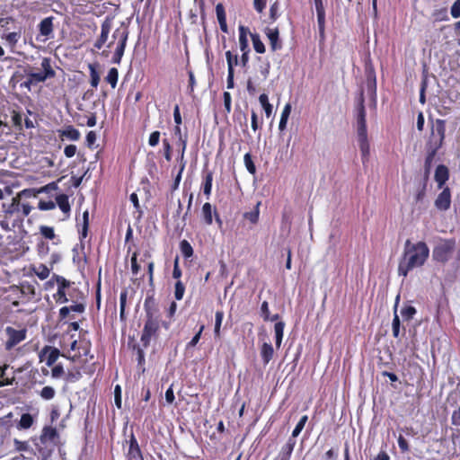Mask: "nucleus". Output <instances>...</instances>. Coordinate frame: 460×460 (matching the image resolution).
<instances>
[{"label": "nucleus", "mask_w": 460, "mask_h": 460, "mask_svg": "<svg viewBox=\"0 0 460 460\" xmlns=\"http://www.w3.org/2000/svg\"><path fill=\"white\" fill-rule=\"evenodd\" d=\"M112 24L113 17L106 16L101 24V33L93 43L92 52L101 50L103 47H106V49H103L101 55L104 58H108L111 53L110 49L116 43L111 62L113 64L119 65L126 49L129 31L128 27L121 25L114 30L112 33V40L108 42Z\"/></svg>", "instance_id": "1"}, {"label": "nucleus", "mask_w": 460, "mask_h": 460, "mask_svg": "<svg viewBox=\"0 0 460 460\" xmlns=\"http://www.w3.org/2000/svg\"><path fill=\"white\" fill-rule=\"evenodd\" d=\"M40 68V71L34 72L31 66H27L21 70L14 71L9 81L10 87L15 89L19 85L20 89H26L31 92L33 86L56 76V71L52 67L49 58H42Z\"/></svg>", "instance_id": "2"}, {"label": "nucleus", "mask_w": 460, "mask_h": 460, "mask_svg": "<svg viewBox=\"0 0 460 460\" xmlns=\"http://www.w3.org/2000/svg\"><path fill=\"white\" fill-rule=\"evenodd\" d=\"M430 133L426 143V157L424 161L423 180L429 181L431 165L438 151L442 147L446 138V120L429 119Z\"/></svg>", "instance_id": "3"}, {"label": "nucleus", "mask_w": 460, "mask_h": 460, "mask_svg": "<svg viewBox=\"0 0 460 460\" xmlns=\"http://www.w3.org/2000/svg\"><path fill=\"white\" fill-rule=\"evenodd\" d=\"M429 255V249L426 243L418 242L412 243L409 239L406 240L402 257L399 261L398 273L406 277L414 268L424 265Z\"/></svg>", "instance_id": "4"}, {"label": "nucleus", "mask_w": 460, "mask_h": 460, "mask_svg": "<svg viewBox=\"0 0 460 460\" xmlns=\"http://www.w3.org/2000/svg\"><path fill=\"white\" fill-rule=\"evenodd\" d=\"M57 284L58 290L53 295V298L57 304H65L68 301L73 300V293L78 290L75 288H72V283L65 279L63 276L53 274L51 279L46 282L47 287H53Z\"/></svg>", "instance_id": "5"}, {"label": "nucleus", "mask_w": 460, "mask_h": 460, "mask_svg": "<svg viewBox=\"0 0 460 460\" xmlns=\"http://www.w3.org/2000/svg\"><path fill=\"white\" fill-rule=\"evenodd\" d=\"M2 209L5 219L22 221L30 215L32 207L28 202L22 203V199L15 195L10 202L2 204Z\"/></svg>", "instance_id": "6"}, {"label": "nucleus", "mask_w": 460, "mask_h": 460, "mask_svg": "<svg viewBox=\"0 0 460 460\" xmlns=\"http://www.w3.org/2000/svg\"><path fill=\"white\" fill-rule=\"evenodd\" d=\"M145 311L146 320L142 330L140 341L144 348L150 345L152 338H157L160 329L159 319L155 315L154 311L148 306L147 299L145 301Z\"/></svg>", "instance_id": "7"}, {"label": "nucleus", "mask_w": 460, "mask_h": 460, "mask_svg": "<svg viewBox=\"0 0 460 460\" xmlns=\"http://www.w3.org/2000/svg\"><path fill=\"white\" fill-rule=\"evenodd\" d=\"M455 249L456 240L454 238L441 240L433 249L434 261L446 263L451 259Z\"/></svg>", "instance_id": "8"}, {"label": "nucleus", "mask_w": 460, "mask_h": 460, "mask_svg": "<svg viewBox=\"0 0 460 460\" xmlns=\"http://www.w3.org/2000/svg\"><path fill=\"white\" fill-rule=\"evenodd\" d=\"M6 340L4 341V349L11 350L16 345L23 341L27 337V329H15L12 326H6L4 329Z\"/></svg>", "instance_id": "9"}, {"label": "nucleus", "mask_w": 460, "mask_h": 460, "mask_svg": "<svg viewBox=\"0 0 460 460\" xmlns=\"http://www.w3.org/2000/svg\"><path fill=\"white\" fill-rule=\"evenodd\" d=\"M357 134L363 135L367 133V119H366V109H365V97L364 91L360 89L358 96L357 97Z\"/></svg>", "instance_id": "10"}, {"label": "nucleus", "mask_w": 460, "mask_h": 460, "mask_svg": "<svg viewBox=\"0 0 460 460\" xmlns=\"http://www.w3.org/2000/svg\"><path fill=\"white\" fill-rule=\"evenodd\" d=\"M54 17L49 16L40 21L38 24L39 33L36 37L37 40L46 41L54 36Z\"/></svg>", "instance_id": "11"}, {"label": "nucleus", "mask_w": 460, "mask_h": 460, "mask_svg": "<svg viewBox=\"0 0 460 460\" xmlns=\"http://www.w3.org/2000/svg\"><path fill=\"white\" fill-rule=\"evenodd\" d=\"M25 292L24 288H20L19 286L13 285L4 289L5 296L4 299L11 303L13 306H18L21 300L24 297Z\"/></svg>", "instance_id": "12"}, {"label": "nucleus", "mask_w": 460, "mask_h": 460, "mask_svg": "<svg viewBox=\"0 0 460 460\" xmlns=\"http://www.w3.org/2000/svg\"><path fill=\"white\" fill-rule=\"evenodd\" d=\"M436 208L439 211H447L451 206V190L449 187L442 188V191L434 201Z\"/></svg>", "instance_id": "13"}, {"label": "nucleus", "mask_w": 460, "mask_h": 460, "mask_svg": "<svg viewBox=\"0 0 460 460\" xmlns=\"http://www.w3.org/2000/svg\"><path fill=\"white\" fill-rule=\"evenodd\" d=\"M59 356L60 350L58 348L48 345L40 353V361H45L48 367H52Z\"/></svg>", "instance_id": "14"}, {"label": "nucleus", "mask_w": 460, "mask_h": 460, "mask_svg": "<svg viewBox=\"0 0 460 460\" xmlns=\"http://www.w3.org/2000/svg\"><path fill=\"white\" fill-rule=\"evenodd\" d=\"M264 32L270 41V49L273 52L280 50L283 47L282 42L279 39V31L278 27L269 28L264 30Z\"/></svg>", "instance_id": "15"}, {"label": "nucleus", "mask_w": 460, "mask_h": 460, "mask_svg": "<svg viewBox=\"0 0 460 460\" xmlns=\"http://www.w3.org/2000/svg\"><path fill=\"white\" fill-rule=\"evenodd\" d=\"M22 34V27L18 26L16 31L12 32H5L1 35V39L4 41L5 45L11 49H13L19 42Z\"/></svg>", "instance_id": "16"}, {"label": "nucleus", "mask_w": 460, "mask_h": 460, "mask_svg": "<svg viewBox=\"0 0 460 460\" xmlns=\"http://www.w3.org/2000/svg\"><path fill=\"white\" fill-rule=\"evenodd\" d=\"M435 181L438 183V188L442 189L445 188L444 185L449 179V170L444 164H439L437 166L434 175Z\"/></svg>", "instance_id": "17"}, {"label": "nucleus", "mask_w": 460, "mask_h": 460, "mask_svg": "<svg viewBox=\"0 0 460 460\" xmlns=\"http://www.w3.org/2000/svg\"><path fill=\"white\" fill-rule=\"evenodd\" d=\"M129 447L128 451V456L129 459H141L143 460V454L138 445V442L132 433L129 438Z\"/></svg>", "instance_id": "18"}, {"label": "nucleus", "mask_w": 460, "mask_h": 460, "mask_svg": "<svg viewBox=\"0 0 460 460\" xmlns=\"http://www.w3.org/2000/svg\"><path fill=\"white\" fill-rule=\"evenodd\" d=\"M358 142L361 152L362 163L365 164L368 161L370 154V146L367 139V133L358 135Z\"/></svg>", "instance_id": "19"}, {"label": "nucleus", "mask_w": 460, "mask_h": 460, "mask_svg": "<svg viewBox=\"0 0 460 460\" xmlns=\"http://www.w3.org/2000/svg\"><path fill=\"white\" fill-rule=\"evenodd\" d=\"M80 132L78 129L69 125L66 126L63 130L59 131V137L64 139L66 138L72 141H77L80 138Z\"/></svg>", "instance_id": "20"}, {"label": "nucleus", "mask_w": 460, "mask_h": 460, "mask_svg": "<svg viewBox=\"0 0 460 460\" xmlns=\"http://www.w3.org/2000/svg\"><path fill=\"white\" fill-rule=\"evenodd\" d=\"M212 182H213V172L209 170H206L203 172V181H202V190L203 193L208 199L211 195L212 190Z\"/></svg>", "instance_id": "21"}, {"label": "nucleus", "mask_w": 460, "mask_h": 460, "mask_svg": "<svg viewBox=\"0 0 460 460\" xmlns=\"http://www.w3.org/2000/svg\"><path fill=\"white\" fill-rule=\"evenodd\" d=\"M249 33V29L243 25L239 26V46L240 50L242 52H250L249 42L247 39V34Z\"/></svg>", "instance_id": "22"}, {"label": "nucleus", "mask_w": 460, "mask_h": 460, "mask_svg": "<svg viewBox=\"0 0 460 460\" xmlns=\"http://www.w3.org/2000/svg\"><path fill=\"white\" fill-rule=\"evenodd\" d=\"M56 205L58 206L60 210L66 216L69 217L71 207L69 203V199L66 194H59L56 197Z\"/></svg>", "instance_id": "23"}, {"label": "nucleus", "mask_w": 460, "mask_h": 460, "mask_svg": "<svg viewBox=\"0 0 460 460\" xmlns=\"http://www.w3.org/2000/svg\"><path fill=\"white\" fill-rule=\"evenodd\" d=\"M366 84H367V93H369V95L371 96L373 101L376 102V75L373 71L367 73Z\"/></svg>", "instance_id": "24"}, {"label": "nucleus", "mask_w": 460, "mask_h": 460, "mask_svg": "<svg viewBox=\"0 0 460 460\" xmlns=\"http://www.w3.org/2000/svg\"><path fill=\"white\" fill-rule=\"evenodd\" d=\"M0 27L3 29L4 33L12 32L18 28L16 20L12 16L0 18Z\"/></svg>", "instance_id": "25"}, {"label": "nucleus", "mask_w": 460, "mask_h": 460, "mask_svg": "<svg viewBox=\"0 0 460 460\" xmlns=\"http://www.w3.org/2000/svg\"><path fill=\"white\" fill-rule=\"evenodd\" d=\"M274 356V349L270 343L264 342L261 347V357L264 365H267Z\"/></svg>", "instance_id": "26"}, {"label": "nucleus", "mask_w": 460, "mask_h": 460, "mask_svg": "<svg viewBox=\"0 0 460 460\" xmlns=\"http://www.w3.org/2000/svg\"><path fill=\"white\" fill-rule=\"evenodd\" d=\"M98 63L89 64L90 84L93 88H97L100 83V74L98 72Z\"/></svg>", "instance_id": "27"}, {"label": "nucleus", "mask_w": 460, "mask_h": 460, "mask_svg": "<svg viewBox=\"0 0 460 460\" xmlns=\"http://www.w3.org/2000/svg\"><path fill=\"white\" fill-rule=\"evenodd\" d=\"M40 234L41 236L46 240H55L57 239V242H53L54 244H58L60 243V240L58 238L57 234H55L54 227L49 226H40Z\"/></svg>", "instance_id": "28"}, {"label": "nucleus", "mask_w": 460, "mask_h": 460, "mask_svg": "<svg viewBox=\"0 0 460 460\" xmlns=\"http://www.w3.org/2000/svg\"><path fill=\"white\" fill-rule=\"evenodd\" d=\"M50 268H49L45 264L33 265L31 267V271L40 279L45 280L49 278L50 273Z\"/></svg>", "instance_id": "29"}, {"label": "nucleus", "mask_w": 460, "mask_h": 460, "mask_svg": "<svg viewBox=\"0 0 460 460\" xmlns=\"http://www.w3.org/2000/svg\"><path fill=\"white\" fill-rule=\"evenodd\" d=\"M201 214L203 220L206 225L210 226L213 223V215H214V208H212L211 204L208 202H206L203 204L201 208Z\"/></svg>", "instance_id": "30"}, {"label": "nucleus", "mask_w": 460, "mask_h": 460, "mask_svg": "<svg viewBox=\"0 0 460 460\" xmlns=\"http://www.w3.org/2000/svg\"><path fill=\"white\" fill-rule=\"evenodd\" d=\"M34 423V418L30 413H22L16 427L18 429H28Z\"/></svg>", "instance_id": "31"}, {"label": "nucleus", "mask_w": 460, "mask_h": 460, "mask_svg": "<svg viewBox=\"0 0 460 460\" xmlns=\"http://www.w3.org/2000/svg\"><path fill=\"white\" fill-rule=\"evenodd\" d=\"M285 323L280 321L277 322L274 325L276 347L279 349L281 346V342L284 336Z\"/></svg>", "instance_id": "32"}, {"label": "nucleus", "mask_w": 460, "mask_h": 460, "mask_svg": "<svg viewBox=\"0 0 460 460\" xmlns=\"http://www.w3.org/2000/svg\"><path fill=\"white\" fill-rule=\"evenodd\" d=\"M58 434L55 428L51 426H46L42 429V433L40 436V440H50L53 441L56 438H58Z\"/></svg>", "instance_id": "33"}, {"label": "nucleus", "mask_w": 460, "mask_h": 460, "mask_svg": "<svg viewBox=\"0 0 460 460\" xmlns=\"http://www.w3.org/2000/svg\"><path fill=\"white\" fill-rule=\"evenodd\" d=\"M104 80L111 86V88H115L119 80V71L116 67H111L108 71L107 75Z\"/></svg>", "instance_id": "34"}, {"label": "nucleus", "mask_w": 460, "mask_h": 460, "mask_svg": "<svg viewBox=\"0 0 460 460\" xmlns=\"http://www.w3.org/2000/svg\"><path fill=\"white\" fill-rule=\"evenodd\" d=\"M291 109H292L291 104L287 103L281 112V117H280V120H279V128L280 131H283L287 127V122H288V117L290 115Z\"/></svg>", "instance_id": "35"}, {"label": "nucleus", "mask_w": 460, "mask_h": 460, "mask_svg": "<svg viewBox=\"0 0 460 460\" xmlns=\"http://www.w3.org/2000/svg\"><path fill=\"white\" fill-rule=\"evenodd\" d=\"M224 319V312L218 310L215 314V327H214V334L216 338H220L221 336V325Z\"/></svg>", "instance_id": "36"}, {"label": "nucleus", "mask_w": 460, "mask_h": 460, "mask_svg": "<svg viewBox=\"0 0 460 460\" xmlns=\"http://www.w3.org/2000/svg\"><path fill=\"white\" fill-rule=\"evenodd\" d=\"M296 445V440L293 438H289L287 443L281 447L279 455L285 456L286 457L290 458L292 452L294 450Z\"/></svg>", "instance_id": "37"}, {"label": "nucleus", "mask_w": 460, "mask_h": 460, "mask_svg": "<svg viewBox=\"0 0 460 460\" xmlns=\"http://www.w3.org/2000/svg\"><path fill=\"white\" fill-rule=\"evenodd\" d=\"M251 39L252 41L254 50L259 54H263L265 52L264 43L261 41L259 34L257 33H250Z\"/></svg>", "instance_id": "38"}, {"label": "nucleus", "mask_w": 460, "mask_h": 460, "mask_svg": "<svg viewBox=\"0 0 460 460\" xmlns=\"http://www.w3.org/2000/svg\"><path fill=\"white\" fill-rule=\"evenodd\" d=\"M259 101L265 111L266 117L270 118L272 115L273 107L269 102L268 95L266 93H261L259 97Z\"/></svg>", "instance_id": "39"}, {"label": "nucleus", "mask_w": 460, "mask_h": 460, "mask_svg": "<svg viewBox=\"0 0 460 460\" xmlns=\"http://www.w3.org/2000/svg\"><path fill=\"white\" fill-rule=\"evenodd\" d=\"M226 59L227 63V71L234 72V66L239 64L238 56L233 54L232 51L227 50L226 52Z\"/></svg>", "instance_id": "40"}, {"label": "nucleus", "mask_w": 460, "mask_h": 460, "mask_svg": "<svg viewBox=\"0 0 460 460\" xmlns=\"http://www.w3.org/2000/svg\"><path fill=\"white\" fill-rule=\"evenodd\" d=\"M180 251L185 259L192 257L194 253L191 244L187 240L180 242Z\"/></svg>", "instance_id": "41"}, {"label": "nucleus", "mask_w": 460, "mask_h": 460, "mask_svg": "<svg viewBox=\"0 0 460 460\" xmlns=\"http://www.w3.org/2000/svg\"><path fill=\"white\" fill-rule=\"evenodd\" d=\"M260 204L261 203L258 202L253 210H252L250 212H245L243 214V217L245 219L249 220L252 224H256L259 221V217H260L259 207H260Z\"/></svg>", "instance_id": "42"}, {"label": "nucleus", "mask_w": 460, "mask_h": 460, "mask_svg": "<svg viewBox=\"0 0 460 460\" xmlns=\"http://www.w3.org/2000/svg\"><path fill=\"white\" fill-rule=\"evenodd\" d=\"M11 119L13 126L17 129L21 130L22 128V115L20 111L13 110L11 111Z\"/></svg>", "instance_id": "43"}, {"label": "nucleus", "mask_w": 460, "mask_h": 460, "mask_svg": "<svg viewBox=\"0 0 460 460\" xmlns=\"http://www.w3.org/2000/svg\"><path fill=\"white\" fill-rule=\"evenodd\" d=\"M417 310L412 305H405L401 310V314L405 321H410L416 314Z\"/></svg>", "instance_id": "44"}, {"label": "nucleus", "mask_w": 460, "mask_h": 460, "mask_svg": "<svg viewBox=\"0 0 460 460\" xmlns=\"http://www.w3.org/2000/svg\"><path fill=\"white\" fill-rule=\"evenodd\" d=\"M36 250H37L38 255L40 257L43 258L49 254V245L44 240H40L37 243Z\"/></svg>", "instance_id": "45"}, {"label": "nucleus", "mask_w": 460, "mask_h": 460, "mask_svg": "<svg viewBox=\"0 0 460 460\" xmlns=\"http://www.w3.org/2000/svg\"><path fill=\"white\" fill-rule=\"evenodd\" d=\"M185 293V286L181 280H177L174 285V297L180 301L183 298Z\"/></svg>", "instance_id": "46"}, {"label": "nucleus", "mask_w": 460, "mask_h": 460, "mask_svg": "<svg viewBox=\"0 0 460 460\" xmlns=\"http://www.w3.org/2000/svg\"><path fill=\"white\" fill-rule=\"evenodd\" d=\"M400 330H401V322H400V318H399V315L397 313L394 314V318H393V322H392V332H393V336L394 338H399L400 336Z\"/></svg>", "instance_id": "47"}, {"label": "nucleus", "mask_w": 460, "mask_h": 460, "mask_svg": "<svg viewBox=\"0 0 460 460\" xmlns=\"http://www.w3.org/2000/svg\"><path fill=\"white\" fill-rule=\"evenodd\" d=\"M432 17L434 18L435 22L447 21L448 20L447 9L441 8V9L435 10L432 13Z\"/></svg>", "instance_id": "48"}, {"label": "nucleus", "mask_w": 460, "mask_h": 460, "mask_svg": "<svg viewBox=\"0 0 460 460\" xmlns=\"http://www.w3.org/2000/svg\"><path fill=\"white\" fill-rule=\"evenodd\" d=\"M243 162H244V164H245V167L247 169V171L251 173V174H255L256 172V166L252 159V155L250 153H246L243 156Z\"/></svg>", "instance_id": "49"}, {"label": "nucleus", "mask_w": 460, "mask_h": 460, "mask_svg": "<svg viewBox=\"0 0 460 460\" xmlns=\"http://www.w3.org/2000/svg\"><path fill=\"white\" fill-rule=\"evenodd\" d=\"M307 420H308V417L306 415H304L301 417V419L299 420L296 426L295 427V429L292 431L291 438H293V439L295 438H296L300 434V432L303 430Z\"/></svg>", "instance_id": "50"}, {"label": "nucleus", "mask_w": 460, "mask_h": 460, "mask_svg": "<svg viewBox=\"0 0 460 460\" xmlns=\"http://www.w3.org/2000/svg\"><path fill=\"white\" fill-rule=\"evenodd\" d=\"M204 329H205V326H204L203 324H201V325L199 326V328L198 332H197V333L192 337V339H191V340L187 343V345H186V349L193 348V347H195V346L199 343V340H200V337H201V334H202V332H203Z\"/></svg>", "instance_id": "51"}, {"label": "nucleus", "mask_w": 460, "mask_h": 460, "mask_svg": "<svg viewBox=\"0 0 460 460\" xmlns=\"http://www.w3.org/2000/svg\"><path fill=\"white\" fill-rule=\"evenodd\" d=\"M55 394V389L51 386H44L40 393V397L44 400H51Z\"/></svg>", "instance_id": "52"}, {"label": "nucleus", "mask_w": 460, "mask_h": 460, "mask_svg": "<svg viewBox=\"0 0 460 460\" xmlns=\"http://www.w3.org/2000/svg\"><path fill=\"white\" fill-rule=\"evenodd\" d=\"M128 292L126 290L122 291L119 296V316L121 319L125 316V309L127 303Z\"/></svg>", "instance_id": "53"}, {"label": "nucleus", "mask_w": 460, "mask_h": 460, "mask_svg": "<svg viewBox=\"0 0 460 460\" xmlns=\"http://www.w3.org/2000/svg\"><path fill=\"white\" fill-rule=\"evenodd\" d=\"M427 184L428 181H422L420 183L416 194H415V200L416 202L421 201L425 196H426V190H427Z\"/></svg>", "instance_id": "54"}, {"label": "nucleus", "mask_w": 460, "mask_h": 460, "mask_svg": "<svg viewBox=\"0 0 460 460\" xmlns=\"http://www.w3.org/2000/svg\"><path fill=\"white\" fill-rule=\"evenodd\" d=\"M65 376V370L61 364L53 365L51 369V377L55 379H59Z\"/></svg>", "instance_id": "55"}, {"label": "nucleus", "mask_w": 460, "mask_h": 460, "mask_svg": "<svg viewBox=\"0 0 460 460\" xmlns=\"http://www.w3.org/2000/svg\"><path fill=\"white\" fill-rule=\"evenodd\" d=\"M216 13H217V18L218 23L226 22V14L225 7L221 3H218L216 5Z\"/></svg>", "instance_id": "56"}, {"label": "nucleus", "mask_w": 460, "mask_h": 460, "mask_svg": "<svg viewBox=\"0 0 460 460\" xmlns=\"http://www.w3.org/2000/svg\"><path fill=\"white\" fill-rule=\"evenodd\" d=\"M164 155L166 161L172 160V146L167 138L163 139Z\"/></svg>", "instance_id": "57"}, {"label": "nucleus", "mask_w": 460, "mask_h": 460, "mask_svg": "<svg viewBox=\"0 0 460 460\" xmlns=\"http://www.w3.org/2000/svg\"><path fill=\"white\" fill-rule=\"evenodd\" d=\"M56 208V203L52 200H40L39 203H38V208L40 210H51V209H54Z\"/></svg>", "instance_id": "58"}, {"label": "nucleus", "mask_w": 460, "mask_h": 460, "mask_svg": "<svg viewBox=\"0 0 460 460\" xmlns=\"http://www.w3.org/2000/svg\"><path fill=\"white\" fill-rule=\"evenodd\" d=\"M397 442H398V446H399V448L402 453L404 454V453H407L410 451L409 443H408L407 439L402 435H399Z\"/></svg>", "instance_id": "59"}, {"label": "nucleus", "mask_w": 460, "mask_h": 460, "mask_svg": "<svg viewBox=\"0 0 460 460\" xmlns=\"http://www.w3.org/2000/svg\"><path fill=\"white\" fill-rule=\"evenodd\" d=\"M39 194L36 189H25L16 194L21 199L24 198L36 197Z\"/></svg>", "instance_id": "60"}, {"label": "nucleus", "mask_w": 460, "mask_h": 460, "mask_svg": "<svg viewBox=\"0 0 460 460\" xmlns=\"http://www.w3.org/2000/svg\"><path fill=\"white\" fill-rule=\"evenodd\" d=\"M314 2L317 13V19L325 18V10L323 0H314Z\"/></svg>", "instance_id": "61"}, {"label": "nucleus", "mask_w": 460, "mask_h": 460, "mask_svg": "<svg viewBox=\"0 0 460 460\" xmlns=\"http://www.w3.org/2000/svg\"><path fill=\"white\" fill-rule=\"evenodd\" d=\"M58 189V183L56 181H52L40 189L37 190V192L40 193H49L53 190H57Z\"/></svg>", "instance_id": "62"}, {"label": "nucleus", "mask_w": 460, "mask_h": 460, "mask_svg": "<svg viewBox=\"0 0 460 460\" xmlns=\"http://www.w3.org/2000/svg\"><path fill=\"white\" fill-rule=\"evenodd\" d=\"M279 4L278 1L274 2L270 8V18L272 22H275L279 18Z\"/></svg>", "instance_id": "63"}, {"label": "nucleus", "mask_w": 460, "mask_h": 460, "mask_svg": "<svg viewBox=\"0 0 460 460\" xmlns=\"http://www.w3.org/2000/svg\"><path fill=\"white\" fill-rule=\"evenodd\" d=\"M450 13L453 18L460 17V0H456L451 6Z\"/></svg>", "instance_id": "64"}]
</instances>
